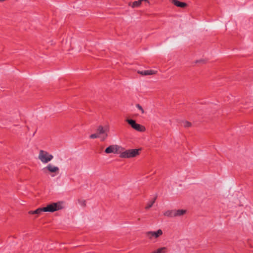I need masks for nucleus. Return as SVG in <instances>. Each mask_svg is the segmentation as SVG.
Listing matches in <instances>:
<instances>
[{
	"label": "nucleus",
	"mask_w": 253,
	"mask_h": 253,
	"mask_svg": "<svg viewBox=\"0 0 253 253\" xmlns=\"http://www.w3.org/2000/svg\"><path fill=\"white\" fill-rule=\"evenodd\" d=\"M38 158L42 163L46 164L53 159V156L47 151L41 150L39 152Z\"/></svg>",
	"instance_id": "7ed1b4c3"
},
{
	"label": "nucleus",
	"mask_w": 253,
	"mask_h": 253,
	"mask_svg": "<svg viewBox=\"0 0 253 253\" xmlns=\"http://www.w3.org/2000/svg\"><path fill=\"white\" fill-rule=\"evenodd\" d=\"M183 125L185 127H189L190 126H191V123L187 121L184 122L183 123Z\"/></svg>",
	"instance_id": "aec40b11"
},
{
	"label": "nucleus",
	"mask_w": 253,
	"mask_h": 253,
	"mask_svg": "<svg viewBox=\"0 0 253 253\" xmlns=\"http://www.w3.org/2000/svg\"><path fill=\"white\" fill-rule=\"evenodd\" d=\"M44 211L43 208H38L35 211H29V214L40 215L42 212Z\"/></svg>",
	"instance_id": "ddd939ff"
},
{
	"label": "nucleus",
	"mask_w": 253,
	"mask_h": 253,
	"mask_svg": "<svg viewBox=\"0 0 253 253\" xmlns=\"http://www.w3.org/2000/svg\"><path fill=\"white\" fill-rule=\"evenodd\" d=\"M143 1L149 2L148 0H138L132 2L131 6L133 8L139 7L141 5V2Z\"/></svg>",
	"instance_id": "2eb2a0df"
},
{
	"label": "nucleus",
	"mask_w": 253,
	"mask_h": 253,
	"mask_svg": "<svg viewBox=\"0 0 253 253\" xmlns=\"http://www.w3.org/2000/svg\"><path fill=\"white\" fill-rule=\"evenodd\" d=\"M168 252V248L165 247L158 248L156 250L153 251L154 253H167Z\"/></svg>",
	"instance_id": "dca6fc26"
},
{
	"label": "nucleus",
	"mask_w": 253,
	"mask_h": 253,
	"mask_svg": "<svg viewBox=\"0 0 253 253\" xmlns=\"http://www.w3.org/2000/svg\"><path fill=\"white\" fill-rule=\"evenodd\" d=\"M63 208L62 203L60 202L52 203L48 205L46 207H43L44 212H54L60 210Z\"/></svg>",
	"instance_id": "20e7f679"
},
{
	"label": "nucleus",
	"mask_w": 253,
	"mask_h": 253,
	"mask_svg": "<svg viewBox=\"0 0 253 253\" xmlns=\"http://www.w3.org/2000/svg\"><path fill=\"white\" fill-rule=\"evenodd\" d=\"M126 122L135 130L139 131V132H143L145 130V128L143 126L137 124L135 121L132 119H126Z\"/></svg>",
	"instance_id": "423d86ee"
},
{
	"label": "nucleus",
	"mask_w": 253,
	"mask_h": 253,
	"mask_svg": "<svg viewBox=\"0 0 253 253\" xmlns=\"http://www.w3.org/2000/svg\"><path fill=\"white\" fill-rule=\"evenodd\" d=\"M186 212V211L185 210H174V216H181L184 214Z\"/></svg>",
	"instance_id": "9b49d317"
},
{
	"label": "nucleus",
	"mask_w": 253,
	"mask_h": 253,
	"mask_svg": "<svg viewBox=\"0 0 253 253\" xmlns=\"http://www.w3.org/2000/svg\"><path fill=\"white\" fill-rule=\"evenodd\" d=\"M140 149H128L120 153V157L124 159H129L135 157L139 154Z\"/></svg>",
	"instance_id": "f257e3e1"
},
{
	"label": "nucleus",
	"mask_w": 253,
	"mask_h": 253,
	"mask_svg": "<svg viewBox=\"0 0 253 253\" xmlns=\"http://www.w3.org/2000/svg\"><path fill=\"white\" fill-rule=\"evenodd\" d=\"M136 107L138 110H139L141 111L142 114L144 113V111L140 105H139V104H137L136 105Z\"/></svg>",
	"instance_id": "a211bd4d"
},
{
	"label": "nucleus",
	"mask_w": 253,
	"mask_h": 253,
	"mask_svg": "<svg viewBox=\"0 0 253 253\" xmlns=\"http://www.w3.org/2000/svg\"><path fill=\"white\" fill-rule=\"evenodd\" d=\"M138 73L142 75H150L155 74V72L153 70H144L142 71H138Z\"/></svg>",
	"instance_id": "9d476101"
},
{
	"label": "nucleus",
	"mask_w": 253,
	"mask_h": 253,
	"mask_svg": "<svg viewBox=\"0 0 253 253\" xmlns=\"http://www.w3.org/2000/svg\"><path fill=\"white\" fill-rule=\"evenodd\" d=\"M43 170H44V171L47 170L51 173H56L59 172V169L58 167L54 166L51 164H49L46 167H44L43 169Z\"/></svg>",
	"instance_id": "1a4fd4ad"
},
{
	"label": "nucleus",
	"mask_w": 253,
	"mask_h": 253,
	"mask_svg": "<svg viewBox=\"0 0 253 253\" xmlns=\"http://www.w3.org/2000/svg\"><path fill=\"white\" fill-rule=\"evenodd\" d=\"M156 199V197L154 198L151 201L149 202L147 205L146 206L145 209L148 210L152 207L153 204L155 203Z\"/></svg>",
	"instance_id": "f3484780"
},
{
	"label": "nucleus",
	"mask_w": 253,
	"mask_h": 253,
	"mask_svg": "<svg viewBox=\"0 0 253 253\" xmlns=\"http://www.w3.org/2000/svg\"><path fill=\"white\" fill-rule=\"evenodd\" d=\"M120 146L117 145H112L106 148L105 152L107 154L118 153Z\"/></svg>",
	"instance_id": "6e6552de"
},
{
	"label": "nucleus",
	"mask_w": 253,
	"mask_h": 253,
	"mask_svg": "<svg viewBox=\"0 0 253 253\" xmlns=\"http://www.w3.org/2000/svg\"><path fill=\"white\" fill-rule=\"evenodd\" d=\"M164 214L165 216L169 217H174V210H168L164 212Z\"/></svg>",
	"instance_id": "4468645a"
},
{
	"label": "nucleus",
	"mask_w": 253,
	"mask_h": 253,
	"mask_svg": "<svg viewBox=\"0 0 253 253\" xmlns=\"http://www.w3.org/2000/svg\"><path fill=\"white\" fill-rule=\"evenodd\" d=\"M151 253H153V252H152Z\"/></svg>",
	"instance_id": "4be33fe9"
},
{
	"label": "nucleus",
	"mask_w": 253,
	"mask_h": 253,
	"mask_svg": "<svg viewBox=\"0 0 253 253\" xmlns=\"http://www.w3.org/2000/svg\"><path fill=\"white\" fill-rule=\"evenodd\" d=\"M172 2L176 6L184 7L186 5L185 2H180L177 0H172Z\"/></svg>",
	"instance_id": "f8f14e48"
},
{
	"label": "nucleus",
	"mask_w": 253,
	"mask_h": 253,
	"mask_svg": "<svg viewBox=\"0 0 253 253\" xmlns=\"http://www.w3.org/2000/svg\"><path fill=\"white\" fill-rule=\"evenodd\" d=\"M79 203L82 206L85 205V201H79Z\"/></svg>",
	"instance_id": "412c9836"
},
{
	"label": "nucleus",
	"mask_w": 253,
	"mask_h": 253,
	"mask_svg": "<svg viewBox=\"0 0 253 253\" xmlns=\"http://www.w3.org/2000/svg\"><path fill=\"white\" fill-rule=\"evenodd\" d=\"M89 137L91 139H95L96 138H99V134L96 133L92 134L89 136Z\"/></svg>",
	"instance_id": "6ab92c4d"
},
{
	"label": "nucleus",
	"mask_w": 253,
	"mask_h": 253,
	"mask_svg": "<svg viewBox=\"0 0 253 253\" xmlns=\"http://www.w3.org/2000/svg\"><path fill=\"white\" fill-rule=\"evenodd\" d=\"M162 234L163 231L161 229H159L156 231H148L146 233L147 238L150 240L157 239L162 235Z\"/></svg>",
	"instance_id": "0eeeda50"
},
{
	"label": "nucleus",
	"mask_w": 253,
	"mask_h": 253,
	"mask_svg": "<svg viewBox=\"0 0 253 253\" xmlns=\"http://www.w3.org/2000/svg\"><path fill=\"white\" fill-rule=\"evenodd\" d=\"M109 131V127L108 126H99L97 128L96 131L99 134V138L101 141H105L108 137V132Z\"/></svg>",
	"instance_id": "f03ea898"
},
{
	"label": "nucleus",
	"mask_w": 253,
	"mask_h": 253,
	"mask_svg": "<svg viewBox=\"0 0 253 253\" xmlns=\"http://www.w3.org/2000/svg\"><path fill=\"white\" fill-rule=\"evenodd\" d=\"M63 208L62 203L60 202L52 203L48 205L46 207H43L44 212H54L60 210Z\"/></svg>",
	"instance_id": "39448f33"
}]
</instances>
